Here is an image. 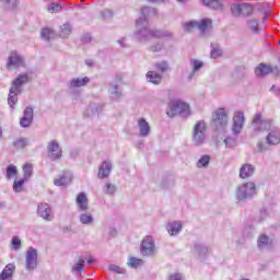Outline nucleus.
I'll list each match as a JSON object with an SVG mask.
<instances>
[{
    "instance_id": "nucleus-1",
    "label": "nucleus",
    "mask_w": 280,
    "mask_h": 280,
    "mask_svg": "<svg viewBox=\"0 0 280 280\" xmlns=\"http://www.w3.org/2000/svg\"><path fill=\"white\" fill-rule=\"evenodd\" d=\"M174 33L167 30H156L150 28V22L148 19L141 18L136 21V31L133 33V38L139 40V43H148L152 38H173Z\"/></svg>"
},
{
    "instance_id": "nucleus-2",
    "label": "nucleus",
    "mask_w": 280,
    "mask_h": 280,
    "mask_svg": "<svg viewBox=\"0 0 280 280\" xmlns=\"http://www.w3.org/2000/svg\"><path fill=\"white\" fill-rule=\"evenodd\" d=\"M30 82V75L27 73L20 74L13 82L9 92L8 104L10 108H14V104L19 102L18 95L21 93V86Z\"/></svg>"
},
{
    "instance_id": "nucleus-3",
    "label": "nucleus",
    "mask_w": 280,
    "mask_h": 280,
    "mask_svg": "<svg viewBox=\"0 0 280 280\" xmlns=\"http://www.w3.org/2000/svg\"><path fill=\"white\" fill-rule=\"evenodd\" d=\"M264 130H268V135L266 137V143L262 141H258L257 148L258 152H268V148L271 145H279L280 144V130L277 127H265Z\"/></svg>"
},
{
    "instance_id": "nucleus-4",
    "label": "nucleus",
    "mask_w": 280,
    "mask_h": 280,
    "mask_svg": "<svg viewBox=\"0 0 280 280\" xmlns=\"http://www.w3.org/2000/svg\"><path fill=\"white\" fill-rule=\"evenodd\" d=\"M211 126L217 132H224L229 126V112L226 108H218L212 113Z\"/></svg>"
},
{
    "instance_id": "nucleus-5",
    "label": "nucleus",
    "mask_w": 280,
    "mask_h": 280,
    "mask_svg": "<svg viewBox=\"0 0 280 280\" xmlns=\"http://www.w3.org/2000/svg\"><path fill=\"white\" fill-rule=\"evenodd\" d=\"M191 141L196 148L207 143V122L205 120H198L192 127Z\"/></svg>"
},
{
    "instance_id": "nucleus-6",
    "label": "nucleus",
    "mask_w": 280,
    "mask_h": 280,
    "mask_svg": "<svg viewBox=\"0 0 280 280\" xmlns=\"http://www.w3.org/2000/svg\"><path fill=\"white\" fill-rule=\"evenodd\" d=\"M166 114L168 117H176V115L187 117L189 115V104L179 100L171 101Z\"/></svg>"
},
{
    "instance_id": "nucleus-7",
    "label": "nucleus",
    "mask_w": 280,
    "mask_h": 280,
    "mask_svg": "<svg viewBox=\"0 0 280 280\" xmlns=\"http://www.w3.org/2000/svg\"><path fill=\"white\" fill-rule=\"evenodd\" d=\"M257 194V186L255 182H247L241 184L236 189V200L242 202V200H248V198H253Z\"/></svg>"
},
{
    "instance_id": "nucleus-8",
    "label": "nucleus",
    "mask_w": 280,
    "mask_h": 280,
    "mask_svg": "<svg viewBox=\"0 0 280 280\" xmlns=\"http://www.w3.org/2000/svg\"><path fill=\"white\" fill-rule=\"evenodd\" d=\"M211 25H213L211 19H203L200 21L192 20L184 23V31L194 32V30H199L201 34H205V32L211 30Z\"/></svg>"
},
{
    "instance_id": "nucleus-9",
    "label": "nucleus",
    "mask_w": 280,
    "mask_h": 280,
    "mask_svg": "<svg viewBox=\"0 0 280 280\" xmlns=\"http://www.w3.org/2000/svg\"><path fill=\"white\" fill-rule=\"evenodd\" d=\"M140 253L142 257H152L156 253V244L154 237L145 236L140 245Z\"/></svg>"
},
{
    "instance_id": "nucleus-10",
    "label": "nucleus",
    "mask_w": 280,
    "mask_h": 280,
    "mask_svg": "<svg viewBox=\"0 0 280 280\" xmlns=\"http://www.w3.org/2000/svg\"><path fill=\"white\" fill-rule=\"evenodd\" d=\"M38 266V250L34 247H28L25 255V268L28 271L35 270Z\"/></svg>"
},
{
    "instance_id": "nucleus-11",
    "label": "nucleus",
    "mask_w": 280,
    "mask_h": 280,
    "mask_svg": "<svg viewBox=\"0 0 280 280\" xmlns=\"http://www.w3.org/2000/svg\"><path fill=\"white\" fill-rule=\"evenodd\" d=\"M37 215L46 222L54 221L55 214L49 203L43 202L37 206Z\"/></svg>"
},
{
    "instance_id": "nucleus-12",
    "label": "nucleus",
    "mask_w": 280,
    "mask_h": 280,
    "mask_svg": "<svg viewBox=\"0 0 280 280\" xmlns=\"http://www.w3.org/2000/svg\"><path fill=\"white\" fill-rule=\"evenodd\" d=\"M48 159L50 161H60L62 159V148L56 140H51L47 145Z\"/></svg>"
},
{
    "instance_id": "nucleus-13",
    "label": "nucleus",
    "mask_w": 280,
    "mask_h": 280,
    "mask_svg": "<svg viewBox=\"0 0 280 280\" xmlns=\"http://www.w3.org/2000/svg\"><path fill=\"white\" fill-rule=\"evenodd\" d=\"M244 112H236L233 117L232 132L233 135H240L244 129Z\"/></svg>"
},
{
    "instance_id": "nucleus-14",
    "label": "nucleus",
    "mask_w": 280,
    "mask_h": 280,
    "mask_svg": "<svg viewBox=\"0 0 280 280\" xmlns=\"http://www.w3.org/2000/svg\"><path fill=\"white\" fill-rule=\"evenodd\" d=\"M71 180H73V173L65 171L58 178L54 179V185H56V187H67V185H71Z\"/></svg>"
},
{
    "instance_id": "nucleus-15",
    "label": "nucleus",
    "mask_w": 280,
    "mask_h": 280,
    "mask_svg": "<svg viewBox=\"0 0 280 280\" xmlns=\"http://www.w3.org/2000/svg\"><path fill=\"white\" fill-rule=\"evenodd\" d=\"M32 121H34V108L26 107L24 109L23 117L20 119V126L22 128H30L32 126Z\"/></svg>"
},
{
    "instance_id": "nucleus-16",
    "label": "nucleus",
    "mask_w": 280,
    "mask_h": 280,
    "mask_svg": "<svg viewBox=\"0 0 280 280\" xmlns=\"http://www.w3.org/2000/svg\"><path fill=\"white\" fill-rule=\"evenodd\" d=\"M137 126H138L139 137H142V138L150 137V132H152V129L150 127V122H148L145 118H139L137 120Z\"/></svg>"
},
{
    "instance_id": "nucleus-17",
    "label": "nucleus",
    "mask_w": 280,
    "mask_h": 280,
    "mask_svg": "<svg viewBox=\"0 0 280 280\" xmlns=\"http://www.w3.org/2000/svg\"><path fill=\"white\" fill-rule=\"evenodd\" d=\"M25 61L24 59L21 57V55H19V52L16 51H12L9 56L8 59V67H14L15 69H19V67H24Z\"/></svg>"
},
{
    "instance_id": "nucleus-18",
    "label": "nucleus",
    "mask_w": 280,
    "mask_h": 280,
    "mask_svg": "<svg viewBox=\"0 0 280 280\" xmlns=\"http://www.w3.org/2000/svg\"><path fill=\"white\" fill-rule=\"evenodd\" d=\"M77 211H89V197L86 194L79 192L75 199Z\"/></svg>"
},
{
    "instance_id": "nucleus-19",
    "label": "nucleus",
    "mask_w": 280,
    "mask_h": 280,
    "mask_svg": "<svg viewBox=\"0 0 280 280\" xmlns=\"http://www.w3.org/2000/svg\"><path fill=\"white\" fill-rule=\"evenodd\" d=\"M79 222L81 224H84L85 226H91V224H94L95 218H93V213L91 211H79Z\"/></svg>"
},
{
    "instance_id": "nucleus-20",
    "label": "nucleus",
    "mask_w": 280,
    "mask_h": 280,
    "mask_svg": "<svg viewBox=\"0 0 280 280\" xmlns=\"http://www.w3.org/2000/svg\"><path fill=\"white\" fill-rule=\"evenodd\" d=\"M191 252L199 257H207L209 255V247L205 246L200 242H195L191 247Z\"/></svg>"
},
{
    "instance_id": "nucleus-21",
    "label": "nucleus",
    "mask_w": 280,
    "mask_h": 280,
    "mask_svg": "<svg viewBox=\"0 0 280 280\" xmlns=\"http://www.w3.org/2000/svg\"><path fill=\"white\" fill-rule=\"evenodd\" d=\"M255 174V165L245 163L240 168V178H250Z\"/></svg>"
},
{
    "instance_id": "nucleus-22",
    "label": "nucleus",
    "mask_w": 280,
    "mask_h": 280,
    "mask_svg": "<svg viewBox=\"0 0 280 280\" xmlns=\"http://www.w3.org/2000/svg\"><path fill=\"white\" fill-rule=\"evenodd\" d=\"M91 82L89 77L74 78L68 82V89H80L81 86H86Z\"/></svg>"
},
{
    "instance_id": "nucleus-23",
    "label": "nucleus",
    "mask_w": 280,
    "mask_h": 280,
    "mask_svg": "<svg viewBox=\"0 0 280 280\" xmlns=\"http://www.w3.org/2000/svg\"><path fill=\"white\" fill-rule=\"evenodd\" d=\"M113 171V163L110 161H104L98 168V178H108Z\"/></svg>"
},
{
    "instance_id": "nucleus-24",
    "label": "nucleus",
    "mask_w": 280,
    "mask_h": 280,
    "mask_svg": "<svg viewBox=\"0 0 280 280\" xmlns=\"http://www.w3.org/2000/svg\"><path fill=\"white\" fill-rule=\"evenodd\" d=\"M257 246L259 250H268V248H272V238L268 237L266 234H261L258 237Z\"/></svg>"
},
{
    "instance_id": "nucleus-25",
    "label": "nucleus",
    "mask_w": 280,
    "mask_h": 280,
    "mask_svg": "<svg viewBox=\"0 0 280 280\" xmlns=\"http://www.w3.org/2000/svg\"><path fill=\"white\" fill-rule=\"evenodd\" d=\"M253 125L260 126V130H266V128H270L272 126V120H262L261 114L257 113L254 116Z\"/></svg>"
},
{
    "instance_id": "nucleus-26",
    "label": "nucleus",
    "mask_w": 280,
    "mask_h": 280,
    "mask_svg": "<svg viewBox=\"0 0 280 280\" xmlns=\"http://www.w3.org/2000/svg\"><path fill=\"white\" fill-rule=\"evenodd\" d=\"M168 234L172 236L178 235L183 231V223L180 221H173L167 225Z\"/></svg>"
},
{
    "instance_id": "nucleus-27",
    "label": "nucleus",
    "mask_w": 280,
    "mask_h": 280,
    "mask_svg": "<svg viewBox=\"0 0 280 280\" xmlns=\"http://www.w3.org/2000/svg\"><path fill=\"white\" fill-rule=\"evenodd\" d=\"M25 183H27V179L23 177L21 179L15 178L12 186L13 191L15 194H23V191H25Z\"/></svg>"
},
{
    "instance_id": "nucleus-28",
    "label": "nucleus",
    "mask_w": 280,
    "mask_h": 280,
    "mask_svg": "<svg viewBox=\"0 0 280 280\" xmlns=\"http://www.w3.org/2000/svg\"><path fill=\"white\" fill-rule=\"evenodd\" d=\"M145 78L151 84H159L163 80V75L156 71L147 72Z\"/></svg>"
},
{
    "instance_id": "nucleus-29",
    "label": "nucleus",
    "mask_w": 280,
    "mask_h": 280,
    "mask_svg": "<svg viewBox=\"0 0 280 280\" xmlns=\"http://www.w3.org/2000/svg\"><path fill=\"white\" fill-rule=\"evenodd\" d=\"M202 3L211 10H222V8H224L222 0H202Z\"/></svg>"
},
{
    "instance_id": "nucleus-30",
    "label": "nucleus",
    "mask_w": 280,
    "mask_h": 280,
    "mask_svg": "<svg viewBox=\"0 0 280 280\" xmlns=\"http://www.w3.org/2000/svg\"><path fill=\"white\" fill-rule=\"evenodd\" d=\"M102 110H104V107L102 105L93 104L86 108L85 115L88 117H95V115H100Z\"/></svg>"
},
{
    "instance_id": "nucleus-31",
    "label": "nucleus",
    "mask_w": 280,
    "mask_h": 280,
    "mask_svg": "<svg viewBox=\"0 0 280 280\" xmlns=\"http://www.w3.org/2000/svg\"><path fill=\"white\" fill-rule=\"evenodd\" d=\"M109 95H110V98L114 102H117L118 100H120L121 98V92L119 90V85H117L115 83H110L109 84Z\"/></svg>"
},
{
    "instance_id": "nucleus-32",
    "label": "nucleus",
    "mask_w": 280,
    "mask_h": 280,
    "mask_svg": "<svg viewBox=\"0 0 280 280\" xmlns=\"http://www.w3.org/2000/svg\"><path fill=\"white\" fill-rule=\"evenodd\" d=\"M255 73L257 78H264L266 75H270V66L260 63L258 67H256Z\"/></svg>"
},
{
    "instance_id": "nucleus-33",
    "label": "nucleus",
    "mask_w": 280,
    "mask_h": 280,
    "mask_svg": "<svg viewBox=\"0 0 280 280\" xmlns=\"http://www.w3.org/2000/svg\"><path fill=\"white\" fill-rule=\"evenodd\" d=\"M141 16L139 19H148V16H156L159 12L155 8L152 7H143L140 10Z\"/></svg>"
},
{
    "instance_id": "nucleus-34",
    "label": "nucleus",
    "mask_w": 280,
    "mask_h": 280,
    "mask_svg": "<svg viewBox=\"0 0 280 280\" xmlns=\"http://www.w3.org/2000/svg\"><path fill=\"white\" fill-rule=\"evenodd\" d=\"M19 176V168L14 164H10L7 167L5 178L7 180H12V178H16Z\"/></svg>"
},
{
    "instance_id": "nucleus-35",
    "label": "nucleus",
    "mask_w": 280,
    "mask_h": 280,
    "mask_svg": "<svg viewBox=\"0 0 280 280\" xmlns=\"http://www.w3.org/2000/svg\"><path fill=\"white\" fill-rule=\"evenodd\" d=\"M155 71H160V73H167L170 71V63L167 61H160L154 63Z\"/></svg>"
},
{
    "instance_id": "nucleus-36",
    "label": "nucleus",
    "mask_w": 280,
    "mask_h": 280,
    "mask_svg": "<svg viewBox=\"0 0 280 280\" xmlns=\"http://www.w3.org/2000/svg\"><path fill=\"white\" fill-rule=\"evenodd\" d=\"M209 163H211V156L207 154L202 155L197 162V167L199 170H202V167H209Z\"/></svg>"
},
{
    "instance_id": "nucleus-37",
    "label": "nucleus",
    "mask_w": 280,
    "mask_h": 280,
    "mask_svg": "<svg viewBox=\"0 0 280 280\" xmlns=\"http://www.w3.org/2000/svg\"><path fill=\"white\" fill-rule=\"evenodd\" d=\"M13 145L16 150H23V148H27L30 145V141L27 138H20L13 142Z\"/></svg>"
},
{
    "instance_id": "nucleus-38",
    "label": "nucleus",
    "mask_w": 280,
    "mask_h": 280,
    "mask_svg": "<svg viewBox=\"0 0 280 280\" xmlns=\"http://www.w3.org/2000/svg\"><path fill=\"white\" fill-rule=\"evenodd\" d=\"M189 65L191 67V70L196 73H198V71H200V69H202V67H205V62H202L198 59H190Z\"/></svg>"
},
{
    "instance_id": "nucleus-39",
    "label": "nucleus",
    "mask_w": 280,
    "mask_h": 280,
    "mask_svg": "<svg viewBox=\"0 0 280 280\" xmlns=\"http://www.w3.org/2000/svg\"><path fill=\"white\" fill-rule=\"evenodd\" d=\"M71 34V24L66 23L60 26L59 36L60 38H67Z\"/></svg>"
},
{
    "instance_id": "nucleus-40",
    "label": "nucleus",
    "mask_w": 280,
    "mask_h": 280,
    "mask_svg": "<svg viewBox=\"0 0 280 280\" xmlns=\"http://www.w3.org/2000/svg\"><path fill=\"white\" fill-rule=\"evenodd\" d=\"M40 36L43 40H51V38L56 36V33L51 28H43L40 32Z\"/></svg>"
},
{
    "instance_id": "nucleus-41",
    "label": "nucleus",
    "mask_w": 280,
    "mask_h": 280,
    "mask_svg": "<svg viewBox=\"0 0 280 280\" xmlns=\"http://www.w3.org/2000/svg\"><path fill=\"white\" fill-rule=\"evenodd\" d=\"M84 259L80 258L79 261L74 266H72V272H75V275L80 277V275H82V270L84 269Z\"/></svg>"
},
{
    "instance_id": "nucleus-42",
    "label": "nucleus",
    "mask_w": 280,
    "mask_h": 280,
    "mask_svg": "<svg viewBox=\"0 0 280 280\" xmlns=\"http://www.w3.org/2000/svg\"><path fill=\"white\" fill-rule=\"evenodd\" d=\"M253 14V5L249 3L241 4V16H250Z\"/></svg>"
},
{
    "instance_id": "nucleus-43",
    "label": "nucleus",
    "mask_w": 280,
    "mask_h": 280,
    "mask_svg": "<svg viewBox=\"0 0 280 280\" xmlns=\"http://www.w3.org/2000/svg\"><path fill=\"white\" fill-rule=\"evenodd\" d=\"M127 264L130 268H139V266H143V259H139L137 257H130Z\"/></svg>"
},
{
    "instance_id": "nucleus-44",
    "label": "nucleus",
    "mask_w": 280,
    "mask_h": 280,
    "mask_svg": "<svg viewBox=\"0 0 280 280\" xmlns=\"http://www.w3.org/2000/svg\"><path fill=\"white\" fill-rule=\"evenodd\" d=\"M32 164H25L23 166V178L24 180H30L32 178V172H33Z\"/></svg>"
},
{
    "instance_id": "nucleus-45",
    "label": "nucleus",
    "mask_w": 280,
    "mask_h": 280,
    "mask_svg": "<svg viewBox=\"0 0 280 280\" xmlns=\"http://www.w3.org/2000/svg\"><path fill=\"white\" fill-rule=\"evenodd\" d=\"M11 250H21V238L13 236L11 240Z\"/></svg>"
},
{
    "instance_id": "nucleus-46",
    "label": "nucleus",
    "mask_w": 280,
    "mask_h": 280,
    "mask_svg": "<svg viewBox=\"0 0 280 280\" xmlns=\"http://www.w3.org/2000/svg\"><path fill=\"white\" fill-rule=\"evenodd\" d=\"M0 3H3L9 10H14L19 5V0H0Z\"/></svg>"
},
{
    "instance_id": "nucleus-47",
    "label": "nucleus",
    "mask_w": 280,
    "mask_h": 280,
    "mask_svg": "<svg viewBox=\"0 0 280 280\" xmlns=\"http://www.w3.org/2000/svg\"><path fill=\"white\" fill-rule=\"evenodd\" d=\"M223 143H225L226 148H235L237 145V138L228 137L223 140Z\"/></svg>"
},
{
    "instance_id": "nucleus-48",
    "label": "nucleus",
    "mask_w": 280,
    "mask_h": 280,
    "mask_svg": "<svg viewBox=\"0 0 280 280\" xmlns=\"http://www.w3.org/2000/svg\"><path fill=\"white\" fill-rule=\"evenodd\" d=\"M247 25L252 30V32H258V30H259V21H257L255 19L248 20Z\"/></svg>"
},
{
    "instance_id": "nucleus-49",
    "label": "nucleus",
    "mask_w": 280,
    "mask_h": 280,
    "mask_svg": "<svg viewBox=\"0 0 280 280\" xmlns=\"http://www.w3.org/2000/svg\"><path fill=\"white\" fill-rule=\"evenodd\" d=\"M165 47V45L161 42H158L156 44H153L149 47V49L151 51H153V54H156L159 51H163V48Z\"/></svg>"
},
{
    "instance_id": "nucleus-50",
    "label": "nucleus",
    "mask_w": 280,
    "mask_h": 280,
    "mask_svg": "<svg viewBox=\"0 0 280 280\" xmlns=\"http://www.w3.org/2000/svg\"><path fill=\"white\" fill-rule=\"evenodd\" d=\"M231 12L233 16H242V4H232Z\"/></svg>"
},
{
    "instance_id": "nucleus-51",
    "label": "nucleus",
    "mask_w": 280,
    "mask_h": 280,
    "mask_svg": "<svg viewBox=\"0 0 280 280\" xmlns=\"http://www.w3.org/2000/svg\"><path fill=\"white\" fill-rule=\"evenodd\" d=\"M220 56H222V48L218 47V46H213L212 45V49H211V58H213L214 60L220 58Z\"/></svg>"
},
{
    "instance_id": "nucleus-52",
    "label": "nucleus",
    "mask_w": 280,
    "mask_h": 280,
    "mask_svg": "<svg viewBox=\"0 0 280 280\" xmlns=\"http://www.w3.org/2000/svg\"><path fill=\"white\" fill-rule=\"evenodd\" d=\"M108 270H110V272H116L117 275H124V272H126V270L117 265H109Z\"/></svg>"
},
{
    "instance_id": "nucleus-53",
    "label": "nucleus",
    "mask_w": 280,
    "mask_h": 280,
    "mask_svg": "<svg viewBox=\"0 0 280 280\" xmlns=\"http://www.w3.org/2000/svg\"><path fill=\"white\" fill-rule=\"evenodd\" d=\"M104 191H105V194L113 195V194H115V191H117V187H115V185H113L110 183H107L105 185Z\"/></svg>"
},
{
    "instance_id": "nucleus-54",
    "label": "nucleus",
    "mask_w": 280,
    "mask_h": 280,
    "mask_svg": "<svg viewBox=\"0 0 280 280\" xmlns=\"http://www.w3.org/2000/svg\"><path fill=\"white\" fill-rule=\"evenodd\" d=\"M48 12H60V10H62V8L58 4V3H51L48 5L47 8Z\"/></svg>"
},
{
    "instance_id": "nucleus-55",
    "label": "nucleus",
    "mask_w": 280,
    "mask_h": 280,
    "mask_svg": "<svg viewBox=\"0 0 280 280\" xmlns=\"http://www.w3.org/2000/svg\"><path fill=\"white\" fill-rule=\"evenodd\" d=\"M101 15L103 16V19L108 20V19H113V11H110V9H105L101 12Z\"/></svg>"
},
{
    "instance_id": "nucleus-56",
    "label": "nucleus",
    "mask_w": 280,
    "mask_h": 280,
    "mask_svg": "<svg viewBox=\"0 0 280 280\" xmlns=\"http://www.w3.org/2000/svg\"><path fill=\"white\" fill-rule=\"evenodd\" d=\"M118 45L122 48H128L129 45H128V37L124 36V37H120L118 40H117Z\"/></svg>"
},
{
    "instance_id": "nucleus-57",
    "label": "nucleus",
    "mask_w": 280,
    "mask_h": 280,
    "mask_svg": "<svg viewBox=\"0 0 280 280\" xmlns=\"http://www.w3.org/2000/svg\"><path fill=\"white\" fill-rule=\"evenodd\" d=\"M270 73H272V75H275L276 78H279L280 75L279 66H270Z\"/></svg>"
},
{
    "instance_id": "nucleus-58",
    "label": "nucleus",
    "mask_w": 280,
    "mask_h": 280,
    "mask_svg": "<svg viewBox=\"0 0 280 280\" xmlns=\"http://www.w3.org/2000/svg\"><path fill=\"white\" fill-rule=\"evenodd\" d=\"M167 280H183V275L172 273L171 276H168Z\"/></svg>"
},
{
    "instance_id": "nucleus-59",
    "label": "nucleus",
    "mask_w": 280,
    "mask_h": 280,
    "mask_svg": "<svg viewBox=\"0 0 280 280\" xmlns=\"http://www.w3.org/2000/svg\"><path fill=\"white\" fill-rule=\"evenodd\" d=\"M270 92H271V93H275V95L280 96V88L277 86V85H272V86L270 88Z\"/></svg>"
},
{
    "instance_id": "nucleus-60",
    "label": "nucleus",
    "mask_w": 280,
    "mask_h": 280,
    "mask_svg": "<svg viewBox=\"0 0 280 280\" xmlns=\"http://www.w3.org/2000/svg\"><path fill=\"white\" fill-rule=\"evenodd\" d=\"M81 40L82 43H91V35L90 34L83 35Z\"/></svg>"
},
{
    "instance_id": "nucleus-61",
    "label": "nucleus",
    "mask_w": 280,
    "mask_h": 280,
    "mask_svg": "<svg viewBox=\"0 0 280 280\" xmlns=\"http://www.w3.org/2000/svg\"><path fill=\"white\" fill-rule=\"evenodd\" d=\"M196 75V72H194V70H191L188 75L186 77V80L188 82H191L194 80V77Z\"/></svg>"
},
{
    "instance_id": "nucleus-62",
    "label": "nucleus",
    "mask_w": 280,
    "mask_h": 280,
    "mask_svg": "<svg viewBox=\"0 0 280 280\" xmlns=\"http://www.w3.org/2000/svg\"><path fill=\"white\" fill-rule=\"evenodd\" d=\"M268 218V211L266 209L260 210V220Z\"/></svg>"
},
{
    "instance_id": "nucleus-63",
    "label": "nucleus",
    "mask_w": 280,
    "mask_h": 280,
    "mask_svg": "<svg viewBox=\"0 0 280 280\" xmlns=\"http://www.w3.org/2000/svg\"><path fill=\"white\" fill-rule=\"evenodd\" d=\"M109 235H110L112 237H115V235H117V230H116V229H110V230H109Z\"/></svg>"
},
{
    "instance_id": "nucleus-64",
    "label": "nucleus",
    "mask_w": 280,
    "mask_h": 280,
    "mask_svg": "<svg viewBox=\"0 0 280 280\" xmlns=\"http://www.w3.org/2000/svg\"><path fill=\"white\" fill-rule=\"evenodd\" d=\"M93 262H95V258L92 257V256H90V257L88 258V264H93Z\"/></svg>"
}]
</instances>
